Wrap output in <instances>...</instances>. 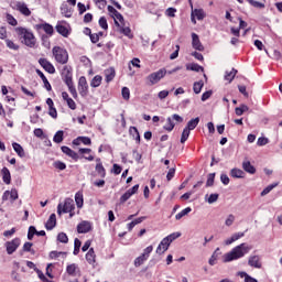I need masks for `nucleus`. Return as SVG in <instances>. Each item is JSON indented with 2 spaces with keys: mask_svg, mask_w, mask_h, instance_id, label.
I'll list each match as a JSON object with an SVG mask.
<instances>
[{
  "mask_svg": "<svg viewBox=\"0 0 282 282\" xmlns=\"http://www.w3.org/2000/svg\"><path fill=\"white\" fill-rule=\"evenodd\" d=\"M252 250L251 246H248V243H241L237 247H235L230 252L225 253L223 259L224 263H230V261H237V259H241V257H246L248 252Z\"/></svg>",
  "mask_w": 282,
  "mask_h": 282,
  "instance_id": "nucleus-1",
  "label": "nucleus"
},
{
  "mask_svg": "<svg viewBox=\"0 0 282 282\" xmlns=\"http://www.w3.org/2000/svg\"><path fill=\"white\" fill-rule=\"evenodd\" d=\"M15 31L24 45L28 47H34L36 45V37L30 30L25 28H18Z\"/></svg>",
  "mask_w": 282,
  "mask_h": 282,
  "instance_id": "nucleus-2",
  "label": "nucleus"
},
{
  "mask_svg": "<svg viewBox=\"0 0 282 282\" xmlns=\"http://www.w3.org/2000/svg\"><path fill=\"white\" fill-rule=\"evenodd\" d=\"M52 54L56 63H59L61 65H66L67 61H69V53H67V50L61 46H54Z\"/></svg>",
  "mask_w": 282,
  "mask_h": 282,
  "instance_id": "nucleus-3",
  "label": "nucleus"
},
{
  "mask_svg": "<svg viewBox=\"0 0 282 282\" xmlns=\"http://www.w3.org/2000/svg\"><path fill=\"white\" fill-rule=\"evenodd\" d=\"M76 208L74 205V199L66 198L63 203H59L57 206V215H63V213H69L70 217H74V213H72Z\"/></svg>",
  "mask_w": 282,
  "mask_h": 282,
  "instance_id": "nucleus-4",
  "label": "nucleus"
},
{
  "mask_svg": "<svg viewBox=\"0 0 282 282\" xmlns=\"http://www.w3.org/2000/svg\"><path fill=\"white\" fill-rule=\"evenodd\" d=\"M166 76V68H161L158 72L151 73L148 77V85L153 86L158 85L162 78Z\"/></svg>",
  "mask_w": 282,
  "mask_h": 282,
  "instance_id": "nucleus-5",
  "label": "nucleus"
},
{
  "mask_svg": "<svg viewBox=\"0 0 282 282\" xmlns=\"http://www.w3.org/2000/svg\"><path fill=\"white\" fill-rule=\"evenodd\" d=\"M173 120L178 123L184 122V118H182V116L173 115L172 117H169L166 119V124L163 127L165 131H173V129H175V123L173 122Z\"/></svg>",
  "mask_w": 282,
  "mask_h": 282,
  "instance_id": "nucleus-6",
  "label": "nucleus"
},
{
  "mask_svg": "<svg viewBox=\"0 0 282 282\" xmlns=\"http://www.w3.org/2000/svg\"><path fill=\"white\" fill-rule=\"evenodd\" d=\"M78 91L83 98L89 94V85L87 84V78L85 76L79 77Z\"/></svg>",
  "mask_w": 282,
  "mask_h": 282,
  "instance_id": "nucleus-7",
  "label": "nucleus"
},
{
  "mask_svg": "<svg viewBox=\"0 0 282 282\" xmlns=\"http://www.w3.org/2000/svg\"><path fill=\"white\" fill-rule=\"evenodd\" d=\"M72 72H73L72 66L66 65V66L63 67V69H62V78H63L65 84L74 83V80H73V73Z\"/></svg>",
  "mask_w": 282,
  "mask_h": 282,
  "instance_id": "nucleus-8",
  "label": "nucleus"
},
{
  "mask_svg": "<svg viewBox=\"0 0 282 282\" xmlns=\"http://www.w3.org/2000/svg\"><path fill=\"white\" fill-rule=\"evenodd\" d=\"M13 9L18 10V12H20L24 17H30L32 14V11H30V8H28V4H25V2H15Z\"/></svg>",
  "mask_w": 282,
  "mask_h": 282,
  "instance_id": "nucleus-9",
  "label": "nucleus"
},
{
  "mask_svg": "<svg viewBox=\"0 0 282 282\" xmlns=\"http://www.w3.org/2000/svg\"><path fill=\"white\" fill-rule=\"evenodd\" d=\"M39 64L48 74H56V68L54 67V65L52 63H50V61H47V58H40Z\"/></svg>",
  "mask_w": 282,
  "mask_h": 282,
  "instance_id": "nucleus-10",
  "label": "nucleus"
},
{
  "mask_svg": "<svg viewBox=\"0 0 282 282\" xmlns=\"http://www.w3.org/2000/svg\"><path fill=\"white\" fill-rule=\"evenodd\" d=\"M19 246H21V239L19 238L8 241L6 243L8 254H13V252H17V248H19Z\"/></svg>",
  "mask_w": 282,
  "mask_h": 282,
  "instance_id": "nucleus-11",
  "label": "nucleus"
},
{
  "mask_svg": "<svg viewBox=\"0 0 282 282\" xmlns=\"http://www.w3.org/2000/svg\"><path fill=\"white\" fill-rule=\"evenodd\" d=\"M192 46L198 52H204V45L202 44V41H199V35H197V33H192Z\"/></svg>",
  "mask_w": 282,
  "mask_h": 282,
  "instance_id": "nucleus-12",
  "label": "nucleus"
},
{
  "mask_svg": "<svg viewBox=\"0 0 282 282\" xmlns=\"http://www.w3.org/2000/svg\"><path fill=\"white\" fill-rule=\"evenodd\" d=\"M89 230H91V223H89L87 220L79 223L77 226V232L79 235H85V234L89 232Z\"/></svg>",
  "mask_w": 282,
  "mask_h": 282,
  "instance_id": "nucleus-13",
  "label": "nucleus"
},
{
  "mask_svg": "<svg viewBox=\"0 0 282 282\" xmlns=\"http://www.w3.org/2000/svg\"><path fill=\"white\" fill-rule=\"evenodd\" d=\"M169 246H171L169 238H164L156 248V254H164L169 250Z\"/></svg>",
  "mask_w": 282,
  "mask_h": 282,
  "instance_id": "nucleus-14",
  "label": "nucleus"
},
{
  "mask_svg": "<svg viewBox=\"0 0 282 282\" xmlns=\"http://www.w3.org/2000/svg\"><path fill=\"white\" fill-rule=\"evenodd\" d=\"M35 29L43 30L46 34H48V36H52V34H54V26H52V24L50 23L36 24Z\"/></svg>",
  "mask_w": 282,
  "mask_h": 282,
  "instance_id": "nucleus-15",
  "label": "nucleus"
},
{
  "mask_svg": "<svg viewBox=\"0 0 282 282\" xmlns=\"http://www.w3.org/2000/svg\"><path fill=\"white\" fill-rule=\"evenodd\" d=\"M66 272L69 274V276H78V274H80V269L76 263H73L67 265Z\"/></svg>",
  "mask_w": 282,
  "mask_h": 282,
  "instance_id": "nucleus-16",
  "label": "nucleus"
},
{
  "mask_svg": "<svg viewBox=\"0 0 282 282\" xmlns=\"http://www.w3.org/2000/svg\"><path fill=\"white\" fill-rule=\"evenodd\" d=\"M248 263L251 268L261 269V258L259 256L249 257Z\"/></svg>",
  "mask_w": 282,
  "mask_h": 282,
  "instance_id": "nucleus-17",
  "label": "nucleus"
},
{
  "mask_svg": "<svg viewBox=\"0 0 282 282\" xmlns=\"http://www.w3.org/2000/svg\"><path fill=\"white\" fill-rule=\"evenodd\" d=\"M62 152L65 153V155H68V158H72V160H78V153L74 152L69 147L63 145Z\"/></svg>",
  "mask_w": 282,
  "mask_h": 282,
  "instance_id": "nucleus-18",
  "label": "nucleus"
},
{
  "mask_svg": "<svg viewBox=\"0 0 282 282\" xmlns=\"http://www.w3.org/2000/svg\"><path fill=\"white\" fill-rule=\"evenodd\" d=\"M242 169L246 173H250V175H254L257 173V169H254V165H252L250 161H243Z\"/></svg>",
  "mask_w": 282,
  "mask_h": 282,
  "instance_id": "nucleus-19",
  "label": "nucleus"
},
{
  "mask_svg": "<svg viewBox=\"0 0 282 282\" xmlns=\"http://www.w3.org/2000/svg\"><path fill=\"white\" fill-rule=\"evenodd\" d=\"M36 74H37V76H40V78H42L45 89L47 91H52V85L47 80V77H45V74H43V72H41V69H36Z\"/></svg>",
  "mask_w": 282,
  "mask_h": 282,
  "instance_id": "nucleus-20",
  "label": "nucleus"
},
{
  "mask_svg": "<svg viewBox=\"0 0 282 282\" xmlns=\"http://www.w3.org/2000/svg\"><path fill=\"white\" fill-rule=\"evenodd\" d=\"M56 227V214H52L45 224L46 230H54Z\"/></svg>",
  "mask_w": 282,
  "mask_h": 282,
  "instance_id": "nucleus-21",
  "label": "nucleus"
},
{
  "mask_svg": "<svg viewBox=\"0 0 282 282\" xmlns=\"http://www.w3.org/2000/svg\"><path fill=\"white\" fill-rule=\"evenodd\" d=\"M246 234L243 232H237V234H234L230 238H228L226 241H225V245L226 246H230L231 243H235V241H239V239H241V237H245Z\"/></svg>",
  "mask_w": 282,
  "mask_h": 282,
  "instance_id": "nucleus-22",
  "label": "nucleus"
},
{
  "mask_svg": "<svg viewBox=\"0 0 282 282\" xmlns=\"http://www.w3.org/2000/svg\"><path fill=\"white\" fill-rule=\"evenodd\" d=\"M230 175H231V177L241 180L245 177L246 173L243 172V170L235 167L230 171Z\"/></svg>",
  "mask_w": 282,
  "mask_h": 282,
  "instance_id": "nucleus-23",
  "label": "nucleus"
},
{
  "mask_svg": "<svg viewBox=\"0 0 282 282\" xmlns=\"http://www.w3.org/2000/svg\"><path fill=\"white\" fill-rule=\"evenodd\" d=\"M192 17H196L198 21H204L206 19V12H204V9H195L192 11Z\"/></svg>",
  "mask_w": 282,
  "mask_h": 282,
  "instance_id": "nucleus-24",
  "label": "nucleus"
},
{
  "mask_svg": "<svg viewBox=\"0 0 282 282\" xmlns=\"http://www.w3.org/2000/svg\"><path fill=\"white\" fill-rule=\"evenodd\" d=\"M12 148H13V151L18 153L19 158H25V150H23V147H21V144L13 142Z\"/></svg>",
  "mask_w": 282,
  "mask_h": 282,
  "instance_id": "nucleus-25",
  "label": "nucleus"
},
{
  "mask_svg": "<svg viewBox=\"0 0 282 282\" xmlns=\"http://www.w3.org/2000/svg\"><path fill=\"white\" fill-rule=\"evenodd\" d=\"M56 32H58V34H61L65 39H67V36H69V30L67 29V26H65L63 24L56 25Z\"/></svg>",
  "mask_w": 282,
  "mask_h": 282,
  "instance_id": "nucleus-26",
  "label": "nucleus"
},
{
  "mask_svg": "<svg viewBox=\"0 0 282 282\" xmlns=\"http://www.w3.org/2000/svg\"><path fill=\"white\" fill-rule=\"evenodd\" d=\"M2 180H3L4 184H10V182H12V176H11L10 170H8V167L2 169Z\"/></svg>",
  "mask_w": 282,
  "mask_h": 282,
  "instance_id": "nucleus-27",
  "label": "nucleus"
},
{
  "mask_svg": "<svg viewBox=\"0 0 282 282\" xmlns=\"http://www.w3.org/2000/svg\"><path fill=\"white\" fill-rule=\"evenodd\" d=\"M105 76H106V83H111V80H113V78H116V69H113V68L106 69Z\"/></svg>",
  "mask_w": 282,
  "mask_h": 282,
  "instance_id": "nucleus-28",
  "label": "nucleus"
},
{
  "mask_svg": "<svg viewBox=\"0 0 282 282\" xmlns=\"http://www.w3.org/2000/svg\"><path fill=\"white\" fill-rule=\"evenodd\" d=\"M197 124H199V117H196L187 122V126L185 129H188L189 131H193L197 128Z\"/></svg>",
  "mask_w": 282,
  "mask_h": 282,
  "instance_id": "nucleus-29",
  "label": "nucleus"
},
{
  "mask_svg": "<svg viewBox=\"0 0 282 282\" xmlns=\"http://www.w3.org/2000/svg\"><path fill=\"white\" fill-rule=\"evenodd\" d=\"M75 202H76L77 208H83V206L85 204V199L83 198L82 192H77L75 194Z\"/></svg>",
  "mask_w": 282,
  "mask_h": 282,
  "instance_id": "nucleus-30",
  "label": "nucleus"
},
{
  "mask_svg": "<svg viewBox=\"0 0 282 282\" xmlns=\"http://www.w3.org/2000/svg\"><path fill=\"white\" fill-rule=\"evenodd\" d=\"M86 260L88 263H96V252L94 251V248H90L88 252L86 253Z\"/></svg>",
  "mask_w": 282,
  "mask_h": 282,
  "instance_id": "nucleus-31",
  "label": "nucleus"
},
{
  "mask_svg": "<svg viewBox=\"0 0 282 282\" xmlns=\"http://www.w3.org/2000/svg\"><path fill=\"white\" fill-rule=\"evenodd\" d=\"M100 85H102V76L100 75H96L91 82H90V87H100Z\"/></svg>",
  "mask_w": 282,
  "mask_h": 282,
  "instance_id": "nucleus-32",
  "label": "nucleus"
},
{
  "mask_svg": "<svg viewBox=\"0 0 282 282\" xmlns=\"http://www.w3.org/2000/svg\"><path fill=\"white\" fill-rule=\"evenodd\" d=\"M235 76H237V69L232 68L230 72H226L225 80L232 83V80H235Z\"/></svg>",
  "mask_w": 282,
  "mask_h": 282,
  "instance_id": "nucleus-33",
  "label": "nucleus"
},
{
  "mask_svg": "<svg viewBox=\"0 0 282 282\" xmlns=\"http://www.w3.org/2000/svg\"><path fill=\"white\" fill-rule=\"evenodd\" d=\"M186 69L188 72H204V67L198 64H187Z\"/></svg>",
  "mask_w": 282,
  "mask_h": 282,
  "instance_id": "nucleus-34",
  "label": "nucleus"
},
{
  "mask_svg": "<svg viewBox=\"0 0 282 282\" xmlns=\"http://www.w3.org/2000/svg\"><path fill=\"white\" fill-rule=\"evenodd\" d=\"M250 108L247 105H240L235 109L236 116H243Z\"/></svg>",
  "mask_w": 282,
  "mask_h": 282,
  "instance_id": "nucleus-35",
  "label": "nucleus"
},
{
  "mask_svg": "<svg viewBox=\"0 0 282 282\" xmlns=\"http://www.w3.org/2000/svg\"><path fill=\"white\" fill-rule=\"evenodd\" d=\"M63 135H65V132H63V130H58L54 138H53V141L56 143V144H61V142H63L64 138Z\"/></svg>",
  "mask_w": 282,
  "mask_h": 282,
  "instance_id": "nucleus-36",
  "label": "nucleus"
},
{
  "mask_svg": "<svg viewBox=\"0 0 282 282\" xmlns=\"http://www.w3.org/2000/svg\"><path fill=\"white\" fill-rule=\"evenodd\" d=\"M95 169L99 177H105L107 175V172L105 171V166H102V163H97Z\"/></svg>",
  "mask_w": 282,
  "mask_h": 282,
  "instance_id": "nucleus-37",
  "label": "nucleus"
},
{
  "mask_svg": "<svg viewBox=\"0 0 282 282\" xmlns=\"http://www.w3.org/2000/svg\"><path fill=\"white\" fill-rule=\"evenodd\" d=\"M68 87V91L72 94L73 98H78V91H76V87L74 86V82H69L66 84Z\"/></svg>",
  "mask_w": 282,
  "mask_h": 282,
  "instance_id": "nucleus-38",
  "label": "nucleus"
},
{
  "mask_svg": "<svg viewBox=\"0 0 282 282\" xmlns=\"http://www.w3.org/2000/svg\"><path fill=\"white\" fill-rule=\"evenodd\" d=\"M192 210L193 208L191 207L183 209L181 213L176 214L175 219L180 221V219H182L183 217H186V215H188V213H191Z\"/></svg>",
  "mask_w": 282,
  "mask_h": 282,
  "instance_id": "nucleus-39",
  "label": "nucleus"
},
{
  "mask_svg": "<svg viewBox=\"0 0 282 282\" xmlns=\"http://www.w3.org/2000/svg\"><path fill=\"white\" fill-rule=\"evenodd\" d=\"M6 19H7V23H9V25H12L13 28H15V25L19 24L17 19L12 14H10V13H7Z\"/></svg>",
  "mask_w": 282,
  "mask_h": 282,
  "instance_id": "nucleus-40",
  "label": "nucleus"
},
{
  "mask_svg": "<svg viewBox=\"0 0 282 282\" xmlns=\"http://www.w3.org/2000/svg\"><path fill=\"white\" fill-rule=\"evenodd\" d=\"M238 274L240 275L241 279H245V282H259V281H257V279L250 276L246 272H239Z\"/></svg>",
  "mask_w": 282,
  "mask_h": 282,
  "instance_id": "nucleus-41",
  "label": "nucleus"
},
{
  "mask_svg": "<svg viewBox=\"0 0 282 282\" xmlns=\"http://www.w3.org/2000/svg\"><path fill=\"white\" fill-rule=\"evenodd\" d=\"M57 241H59V243H68L69 238L67 237V234L65 232H59L57 235Z\"/></svg>",
  "mask_w": 282,
  "mask_h": 282,
  "instance_id": "nucleus-42",
  "label": "nucleus"
},
{
  "mask_svg": "<svg viewBox=\"0 0 282 282\" xmlns=\"http://www.w3.org/2000/svg\"><path fill=\"white\" fill-rule=\"evenodd\" d=\"M147 259H149V258L145 257L144 254L139 256V257L134 260V265H135V268H140V265H142V263H144V261H147Z\"/></svg>",
  "mask_w": 282,
  "mask_h": 282,
  "instance_id": "nucleus-43",
  "label": "nucleus"
},
{
  "mask_svg": "<svg viewBox=\"0 0 282 282\" xmlns=\"http://www.w3.org/2000/svg\"><path fill=\"white\" fill-rule=\"evenodd\" d=\"M203 87H204V82L200 80V82L194 83V86H193L194 93L202 94Z\"/></svg>",
  "mask_w": 282,
  "mask_h": 282,
  "instance_id": "nucleus-44",
  "label": "nucleus"
},
{
  "mask_svg": "<svg viewBox=\"0 0 282 282\" xmlns=\"http://www.w3.org/2000/svg\"><path fill=\"white\" fill-rule=\"evenodd\" d=\"M189 135H191V130L184 128V130L182 132V137H181V143L184 144V142H186V140H188Z\"/></svg>",
  "mask_w": 282,
  "mask_h": 282,
  "instance_id": "nucleus-45",
  "label": "nucleus"
},
{
  "mask_svg": "<svg viewBox=\"0 0 282 282\" xmlns=\"http://www.w3.org/2000/svg\"><path fill=\"white\" fill-rule=\"evenodd\" d=\"M180 237H182L181 232H173L170 236L165 237V239H167L170 243H173V241H175V239H180Z\"/></svg>",
  "mask_w": 282,
  "mask_h": 282,
  "instance_id": "nucleus-46",
  "label": "nucleus"
},
{
  "mask_svg": "<svg viewBox=\"0 0 282 282\" xmlns=\"http://www.w3.org/2000/svg\"><path fill=\"white\" fill-rule=\"evenodd\" d=\"M120 33L124 34V36H128V39H133V34H131V29L129 26L121 28Z\"/></svg>",
  "mask_w": 282,
  "mask_h": 282,
  "instance_id": "nucleus-47",
  "label": "nucleus"
},
{
  "mask_svg": "<svg viewBox=\"0 0 282 282\" xmlns=\"http://www.w3.org/2000/svg\"><path fill=\"white\" fill-rule=\"evenodd\" d=\"M9 193L11 202H17V199H19V192L17 191V188H12L11 191H9Z\"/></svg>",
  "mask_w": 282,
  "mask_h": 282,
  "instance_id": "nucleus-48",
  "label": "nucleus"
},
{
  "mask_svg": "<svg viewBox=\"0 0 282 282\" xmlns=\"http://www.w3.org/2000/svg\"><path fill=\"white\" fill-rule=\"evenodd\" d=\"M235 224V215L229 214L225 220V226L230 227Z\"/></svg>",
  "mask_w": 282,
  "mask_h": 282,
  "instance_id": "nucleus-49",
  "label": "nucleus"
},
{
  "mask_svg": "<svg viewBox=\"0 0 282 282\" xmlns=\"http://www.w3.org/2000/svg\"><path fill=\"white\" fill-rule=\"evenodd\" d=\"M34 235H36V227L31 226L28 232V240L32 241V239H34Z\"/></svg>",
  "mask_w": 282,
  "mask_h": 282,
  "instance_id": "nucleus-50",
  "label": "nucleus"
},
{
  "mask_svg": "<svg viewBox=\"0 0 282 282\" xmlns=\"http://www.w3.org/2000/svg\"><path fill=\"white\" fill-rule=\"evenodd\" d=\"M99 25L102 30H109V24L107 23V18L106 17H101L99 19Z\"/></svg>",
  "mask_w": 282,
  "mask_h": 282,
  "instance_id": "nucleus-51",
  "label": "nucleus"
},
{
  "mask_svg": "<svg viewBox=\"0 0 282 282\" xmlns=\"http://www.w3.org/2000/svg\"><path fill=\"white\" fill-rule=\"evenodd\" d=\"M74 251H73V254H78V252H80V246H82V242L78 238L75 239V242H74Z\"/></svg>",
  "mask_w": 282,
  "mask_h": 282,
  "instance_id": "nucleus-52",
  "label": "nucleus"
},
{
  "mask_svg": "<svg viewBox=\"0 0 282 282\" xmlns=\"http://www.w3.org/2000/svg\"><path fill=\"white\" fill-rule=\"evenodd\" d=\"M121 94H122L123 100H129V98H131V91L127 87L122 88Z\"/></svg>",
  "mask_w": 282,
  "mask_h": 282,
  "instance_id": "nucleus-53",
  "label": "nucleus"
},
{
  "mask_svg": "<svg viewBox=\"0 0 282 282\" xmlns=\"http://www.w3.org/2000/svg\"><path fill=\"white\" fill-rule=\"evenodd\" d=\"M133 195L127 191L121 197H120V204H124V202H128V199H131Z\"/></svg>",
  "mask_w": 282,
  "mask_h": 282,
  "instance_id": "nucleus-54",
  "label": "nucleus"
},
{
  "mask_svg": "<svg viewBox=\"0 0 282 282\" xmlns=\"http://www.w3.org/2000/svg\"><path fill=\"white\" fill-rule=\"evenodd\" d=\"M248 3H250V6H252L253 8H265V4L259 2V1H256V0H247Z\"/></svg>",
  "mask_w": 282,
  "mask_h": 282,
  "instance_id": "nucleus-55",
  "label": "nucleus"
},
{
  "mask_svg": "<svg viewBox=\"0 0 282 282\" xmlns=\"http://www.w3.org/2000/svg\"><path fill=\"white\" fill-rule=\"evenodd\" d=\"M276 184L274 185H269L267 186L262 192H261V197H265L271 191L275 188Z\"/></svg>",
  "mask_w": 282,
  "mask_h": 282,
  "instance_id": "nucleus-56",
  "label": "nucleus"
},
{
  "mask_svg": "<svg viewBox=\"0 0 282 282\" xmlns=\"http://www.w3.org/2000/svg\"><path fill=\"white\" fill-rule=\"evenodd\" d=\"M7 43V47H9V50H19V45H17L14 42H12V40H6Z\"/></svg>",
  "mask_w": 282,
  "mask_h": 282,
  "instance_id": "nucleus-57",
  "label": "nucleus"
},
{
  "mask_svg": "<svg viewBox=\"0 0 282 282\" xmlns=\"http://www.w3.org/2000/svg\"><path fill=\"white\" fill-rule=\"evenodd\" d=\"M215 184V173L208 174L206 186H213Z\"/></svg>",
  "mask_w": 282,
  "mask_h": 282,
  "instance_id": "nucleus-58",
  "label": "nucleus"
},
{
  "mask_svg": "<svg viewBox=\"0 0 282 282\" xmlns=\"http://www.w3.org/2000/svg\"><path fill=\"white\" fill-rule=\"evenodd\" d=\"M219 199V194H210L207 198L208 204H215Z\"/></svg>",
  "mask_w": 282,
  "mask_h": 282,
  "instance_id": "nucleus-59",
  "label": "nucleus"
},
{
  "mask_svg": "<svg viewBox=\"0 0 282 282\" xmlns=\"http://www.w3.org/2000/svg\"><path fill=\"white\" fill-rule=\"evenodd\" d=\"M268 142H269L268 138L260 137V138L258 139L257 144H258V147H265V144H268Z\"/></svg>",
  "mask_w": 282,
  "mask_h": 282,
  "instance_id": "nucleus-60",
  "label": "nucleus"
},
{
  "mask_svg": "<svg viewBox=\"0 0 282 282\" xmlns=\"http://www.w3.org/2000/svg\"><path fill=\"white\" fill-rule=\"evenodd\" d=\"M79 140L82 144H85L86 147H89L91 144V139L88 137H79Z\"/></svg>",
  "mask_w": 282,
  "mask_h": 282,
  "instance_id": "nucleus-61",
  "label": "nucleus"
},
{
  "mask_svg": "<svg viewBox=\"0 0 282 282\" xmlns=\"http://www.w3.org/2000/svg\"><path fill=\"white\" fill-rule=\"evenodd\" d=\"M91 43H98L100 41V35L98 33L89 34Z\"/></svg>",
  "mask_w": 282,
  "mask_h": 282,
  "instance_id": "nucleus-62",
  "label": "nucleus"
},
{
  "mask_svg": "<svg viewBox=\"0 0 282 282\" xmlns=\"http://www.w3.org/2000/svg\"><path fill=\"white\" fill-rule=\"evenodd\" d=\"M173 177H175V169L174 167L170 169L169 172H167V175H166L167 182H171V180Z\"/></svg>",
  "mask_w": 282,
  "mask_h": 282,
  "instance_id": "nucleus-63",
  "label": "nucleus"
},
{
  "mask_svg": "<svg viewBox=\"0 0 282 282\" xmlns=\"http://www.w3.org/2000/svg\"><path fill=\"white\" fill-rule=\"evenodd\" d=\"M66 102H67L68 108L72 109L73 111H75L76 101H74V99L70 98V99L66 100Z\"/></svg>",
  "mask_w": 282,
  "mask_h": 282,
  "instance_id": "nucleus-64",
  "label": "nucleus"
}]
</instances>
